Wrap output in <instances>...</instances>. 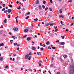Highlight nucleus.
I'll list each match as a JSON object with an SVG mask.
<instances>
[{
    "instance_id": "f257e3e1",
    "label": "nucleus",
    "mask_w": 74,
    "mask_h": 74,
    "mask_svg": "<svg viewBox=\"0 0 74 74\" xmlns=\"http://www.w3.org/2000/svg\"><path fill=\"white\" fill-rule=\"evenodd\" d=\"M18 28L17 27H15L13 28V30L14 31H17L18 30Z\"/></svg>"
},
{
    "instance_id": "f03ea898",
    "label": "nucleus",
    "mask_w": 74,
    "mask_h": 74,
    "mask_svg": "<svg viewBox=\"0 0 74 74\" xmlns=\"http://www.w3.org/2000/svg\"><path fill=\"white\" fill-rule=\"evenodd\" d=\"M27 41H30V40H32V37H28L27 38Z\"/></svg>"
},
{
    "instance_id": "7ed1b4c3",
    "label": "nucleus",
    "mask_w": 74,
    "mask_h": 74,
    "mask_svg": "<svg viewBox=\"0 0 74 74\" xmlns=\"http://www.w3.org/2000/svg\"><path fill=\"white\" fill-rule=\"evenodd\" d=\"M29 57V54H27L25 56V59H27Z\"/></svg>"
},
{
    "instance_id": "20e7f679",
    "label": "nucleus",
    "mask_w": 74,
    "mask_h": 74,
    "mask_svg": "<svg viewBox=\"0 0 74 74\" xmlns=\"http://www.w3.org/2000/svg\"><path fill=\"white\" fill-rule=\"evenodd\" d=\"M32 50H34L35 49H36V47H32Z\"/></svg>"
},
{
    "instance_id": "39448f33",
    "label": "nucleus",
    "mask_w": 74,
    "mask_h": 74,
    "mask_svg": "<svg viewBox=\"0 0 74 74\" xmlns=\"http://www.w3.org/2000/svg\"><path fill=\"white\" fill-rule=\"evenodd\" d=\"M7 19L6 18L3 21V22L4 23H7Z\"/></svg>"
},
{
    "instance_id": "423d86ee",
    "label": "nucleus",
    "mask_w": 74,
    "mask_h": 74,
    "mask_svg": "<svg viewBox=\"0 0 74 74\" xmlns=\"http://www.w3.org/2000/svg\"><path fill=\"white\" fill-rule=\"evenodd\" d=\"M11 10V9H9L8 10V13H10V12H11V10Z\"/></svg>"
},
{
    "instance_id": "0eeeda50",
    "label": "nucleus",
    "mask_w": 74,
    "mask_h": 74,
    "mask_svg": "<svg viewBox=\"0 0 74 74\" xmlns=\"http://www.w3.org/2000/svg\"><path fill=\"white\" fill-rule=\"evenodd\" d=\"M62 9H61L60 10V14H62Z\"/></svg>"
},
{
    "instance_id": "6e6552de",
    "label": "nucleus",
    "mask_w": 74,
    "mask_h": 74,
    "mask_svg": "<svg viewBox=\"0 0 74 74\" xmlns=\"http://www.w3.org/2000/svg\"><path fill=\"white\" fill-rule=\"evenodd\" d=\"M36 3L37 4H39V1L38 0H37L36 1Z\"/></svg>"
},
{
    "instance_id": "1a4fd4ad",
    "label": "nucleus",
    "mask_w": 74,
    "mask_h": 74,
    "mask_svg": "<svg viewBox=\"0 0 74 74\" xmlns=\"http://www.w3.org/2000/svg\"><path fill=\"white\" fill-rule=\"evenodd\" d=\"M60 44H61V45H64V44H65V43H64V42H60Z\"/></svg>"
},
{
    "instance_id": "9d476101",
    "label": "nucleus",
    "mask_w": 74,
    "mask_h": 74,
    "mask_svg": "<svg viewBox=\"0 0 74 74\" xmlns=\"http://www.w3.org/2000/svg\"><path fill=\"white\" fill-rule=\"evenodd\" d=\"M3 58L1 57L0 58V60L1 61H3Z\"/></svg>"
},
{
    "instance_id": "9b49d317",
    "label": "nucleus",
    "mask_w": 74,
    "mask_h": 74,
    "mask_svg": "<svg viewBox=\"0 0 74 74\" xmlns=\"http://www.w3.org/2000/svg\"><path fill=\"white\" fill-rule=\"evenodd\" d=\"M4 45V44L3 43H0V47H1V46H3Z\"/></svg>"
},
{
    "instance_id": "f8f14e48",
    "label": "nucleus",
    "mask_w": 74,
    "mask_h": 74,
    "mask_svg": "<svg viewBox=\"0 0 74 74\" xmlns=\"http://www.w3.org/2000/svg\"><path fill=\"white\" fill-rule=\"evenodd\" d=\"M24 32H25V33H26V32H28V30L26 29H25L24 31Z\"/></svg>"
},
{
    "instance_id": "ddd939ff",
    "label": "nucleus",
    "mask_w": 74,
    "mask_h": 74,
    "mask_svg": "<svg viewBox=\"0 0 74 74\" xmlns=\"http://www.w3.org/2000/svg\"><path fill=\"white\" fill-rule=\"evenodd\" d=\"M50 44L49 41H48L46 42V45H49Z\"/></svg>"
},
{
    "instance_id": "4468645a",
    "label": "nucleus",
    "mask_w": 74,
    "mask_h": 74,
    "mask_svg": "<svg viewBox=\"0 0 74 74\" xmlns=\"http://www.w3.org/2000/svg\"><path fill=\"white\" fill-rule=\"evenodd\" d=\"M59 17L63 18H64V16L63 15H60L59 16Z\"/></svg>"
},
{
    "instance_id": "2eb2a0df",
    "label": "nucleus",
    "mask_w": 74,
    "mask_h": 74,
    "mask_svg": "<svg viewBox=\"0 0 74 74\" xmlns=\"http://www.w3.org/2000/svg\"><path fill=\"white\" fill-rule=\"evenodd\" d=\"M53 25H54V23H51V24H49V25L50 26H53Z\"/></svg>"
},
{
    "instance_id": "dca6fc26",
    "label": "nucleus",
    "mask_w": 74,
    "mask_h": 74,
    "mask_svg": "<svg viewBox=\"0 0 74 74\" xmlns=\"http://www.w3.org/2000/svg\"><path fill=\"white\" fill-rule=\"evenodd\" d=\"M42 14L43 13L42 12H39V14L40 15H42Z\"/></svg>"
},
{
    "instance_id": "f3484780",
    "label": "nucleus",
    "mask_w": 74,
    "mask_h": 74,
    "mask_svg": "<svg viewBox=\"0 0 74 74\" xmlns=\"http://www.w3.org/2000/svg\"><path fill=\"white\" fill-rule=\"evenodd\" d=\"M37 55H41V52H37Z\"/></svg>"
},
{
    "instance_id": "a211bd4d",
    "label": "nucleus",
    "mask_w": 74,
    "mask_h": 74,
    "mask_svg": "<svg viewBox=\"0 0 74 74\" xmlns=\"http://www.w3.org/2000/svg\"><path fill=\"white\" fill-rule=\"evenodd\" d=\"M9 67H8V65H6V66L5 67V69H8L9 68Z\"/></svg>"
},
{
    "instance_id": "6ab92c4d",
    "label": "nucleus",
    "mask_w": 74,
    "mask_h": 74,
    "mask_svg": "<svg viewBox=\"0 0 74 74\" xmlns=\"http://www.w3.org/2000/svg\"><path fill=\"white\" fill-rule=\"evenodd\" d=\"M38 64H39L40 67H41V64L40 62H38Z\"/></svg>"
},
{
    "instance_id": "aec40b11",
    "label": "nucleus",
    "mask_w": 74,
    "mask_h": 74,
    "mask_svg": "<svg viewBox=\"0 0 74 74\" xmlns=\"http://www.w3.org/2000/svg\"><path fill=\"white\" fill-rule=\"evenodd\" d=\"M27 35L24 36L23 37V38H25L27 37Z\"/></svg>"
},
{
    "instance_id": "412c9836",
    "label": "nucleus",
    "mask_w": 74,
    "mask_h": 74,
    "mask_svg": "<svg viewBox=\"0 0 74 74\" xmlns=\"http://www.w3.org/2000/svg\"><path fill=\"white\" fill-rule=\"evenodd\" d=\"M67 57V55H64V58H66Z\"/></svg>"
},
{
    "instance_id": "4be33fe9",
    "label": "nucleus",
    "mask_w": 74,
    "mask_h": 74,
    "mask_svg": "<svg viewBox=\"0 0 74 74\" xmlns=\"http://www.w3.org/2000/svg\"><path fill=\"white\" fill-rule=\"evenodd\" d=\"M39 9H40V10H42V8H41V5H39Z\"/></svg>"
},
{
    "instance_id": "5701e85b",
    "label": "nucleus",
    "mask_w": 74,
    "mask_h": 74,
    "mask_svg": "<svg viewBox=\"0 0 74 74\" xmlns=\"http://www.w3.org/2000/svg\"><path fill=\"white\" fill-rule=\"evenodd\" d=\"M30 13L29 12H28L26 13V15H30Z\"/></svg>"
},
{
    "instance_id": "b1692460",
    "label": "nucleus",
    "mask_w": 74,
    "mask_h": 74,
    "mask_svg": "<svg viewBox=\"0 0 74 74\" xmlns=\"http://www.w3.org/2000/svg\"><path fill=\"white\" fill-rule=\"evenodd\" d=\"M8 6L10 7V8H12V6L11 5H9Z\"/></svg>"
},
{
    "instance_id": "393cba45",
    "label": "nucleus",
    "mask_w": 74,
    "mask_h": 74,
    "mask_svg": "<svg viewBox=\"0 0 74 74\" xmlns=\"http://www.w3.org/2000/svg\"><path fill=\"white\" fill-rule=\"evenodd\" d=\"M31 58H32V56H30L28 58V60H30V59Z\"/></svg>"
},
{
    "instance_id": "a878e982",
    "label": "nucleus",
    "mask_w": 74,
    "mask_h": 74,
    "mask_svg": "<svg viewBox=\"0 0 74 74\" xmlns=\"http://www.w3.org/2000/svg\"><path fill=\"white\" fill-rule=\"evenodd\" d=\"M25 10H26V9L24 8H23L21 9V11H25Z\"/></svg>"
},
{
    "instance_id": "bb28decb",
    "label": "nucleus",
    "mask_w": 74,
    "mask_h": 74,
    "mask_svg": "<svg viewBox=\"0 0 74 74\" xmlns=\"http://www.w3.org/2000/svg\"><path fill=\"white\" fill-rule=\"evenodd\" d=\"M43 4H45V3H46V2L45 1H43Z\"/></svg>"
},
{
    "instance_id": "cd10ccee",
    "label": "nucleus",
    "mask_w": 74,
    "mask_h": 74,
    "mask_svg": "<svg viewBox=\"0 0 74 74\" xmlns=\"http://www.w3.org/2000/svg\"><path fill=\"white\" fill-rule=\"evenodd\" d=\"M48 48L49 49H51V47H50V46H49V47H48Z\"/></svg>"
},
{
    "instance_id": "c85d7f7f",
    "label": "nucleus",
    "mask_w": 74,
    "mask_h": 74,
    "mask_svg": "<svg viewBox=\"0 0 74 74\" xmlns=\"http://www.w3.org/2000/svg\"><path fill=\"white\" fill-rule=\"evenodd\" d=\"M37 20H38V19H37V18H36V19H34V20L35 21H37Z\"/></svg>"
},
{
    "instance_id": "c756f323",
    "label": "nucleus",
    "mask_w": 74,
    "mask_h": 74,
    "mask_svg": "<svg viewBox=\"0 0 74 74\" xmlns=\"http://www.w3.org/2000/svg\"><path fill=\"white\" fill-rule=\"evenodd\" d=\"M42 7L43 9H44V8H45V6L44 5H42Z\"/></svg>"
},
{
    "instance_id": "7c9ffc66",
    "label": "nucleus",
    "mask_w": 74,
    "mask_h": 74,
    "mask_svg": "<svg viewBox=\"0 0 74 74\" xmlns=\"http://www.w3.org/2000/svg\"><path fill=\"white\" fill-rule=\"evenodd\" d=\"M68 2L70 3H72V0H70L68 1Z\"/></svg>"
},
{
    "instance_id": "2f4dec72",
    "label": "nucleus",
    "mask_w": 74,
    "mask_h": 74,
    "mask_svg": "<svg viewBox=\"0 0 74 74\" xmlns=\"http://www.w3.org/2000/svg\"><path fill=\"white\" fill-rule=\"evenodd\" d=\"M29 32L30 33H33V31L32 30H29Z\"/></svg>"
},
{
    "instance_id": "473e14b6",
    "label": "nucleus",
    "mask_w": 74,
    "mask_h": 74,
    "mask_svg": "<svg viewBox=\"0 0 74 74\" xmlns=\"http://www.w3.org/2000/svg\"><path fill=\"white\" fill-rule=\"evenodd\" d=\"M8 18H9V19H10V15H8Z\"/></svg>"
},
{
    "instance_id": "72a5a7b5",
    "label": "nucleus",
    "mask_w": 74,
    "mask_h": 74,
    "mask_svg": "<svg viewBox=\"0 0 74 74\" xmlns=\"http://www.w3.org/2000/svg\"><path fill=\"white\" fill-rule=\"evenodd\" d=\"M46 26H49V24H46L45 25Z\"/></svg>"
},
{
    "instance_id": "f704fd0d",
    "label": "nucleus",
    "mask_w": 74,
    "mask_h": 74,
    "mask_svg": "<svg viewBox=\"0 0 74 74\" xmlns=\"http://www.w3.org/2000/svg\"><path fill=\"white\" fill-rule=\"evenodd\" d=\"M48 8H45V11H47L48 10Z\"/></svg>"
},
{
    "instance_id": "c9c22d12",
    "label": "nucleus",
    "mask_w": 74,
    "mask_h": 74,
    "mask_svg": "<svg viewBox=\"0 0 74 74\" xmlns=\"http://www.w3.org/2000/svg\"><path fill=\"white\" fill-rule=\"evenodd\" d=\"M52 48L53 49H56V47H52Z\"/></svg>"
},
{
    "instance_id": "e433bc0d",
    "label": "nucleus",
    "mask_w": 74,
    "mask_h": 74,
    "mask_svg": "<svg viewBox=\"0 0 74 74\" xmlns=\"http://www.w3.org/2000/svg\"><path fill=\"white\" fill-rule=\"evenodd\" d=\"M29 16H27V17L25 18L26 19H28L29 18Z\"/></svg>"
},
{
    "instance_id": "4c0bfd02",
    "label": "nucleus",
    "mask_w": 74,
    "mask_h": 74,
    "mask_svg": "<svg viewBox=\"0 0 74 74\" xmlns=\"http://www.w3.org/2000/svg\"><path fill=\"white\" fill-rule=\"evenodd\" d=\"M53 64H52L50 65V67H53Z\"/></svg>"
},
{
    "instance_id": "58836bf2",
    "label": "nucleus",
    "mask_w": 74,
    "mask_h": 74,
    "mask_svg": "<svg viewBox=\"0 0 74 74\" xmlns=\"http://www.w3.org/2000/svg\"><path fill=\"white\" fill-rule=\"evenodd\" d=\"M69 74H73V73H71V71H70Z\"/></svg>"
},
{
    "instance_id": "ea45409f",
    "label": "nucleus",
    "mask_w": 74,
    "mask_h": 74,
    "mask_svg": "<svg viewBox=\"0 0 74 74\" xmlns=\"http://www.w3.org/2000/svg\"><path fill=\"white\" fill-rule=\"evenodd\" d=\"M73 25H74V23H71V26H73Z\"/></svg>"
},
{
    "instance_id": "a19ab883",
    "label": "nucleus",
    "mask_w": 74,
    "mask_h": 74,
    "mask_svg": "<svg viewBox=\"0 0 74 74\" xmlns=\"http://www.w3.org/2000/svg\"><path fill=\"white\" fill-rule=\"evenodd\" d=\"M58 30V29H56L55 30V31L56 32Z\"/></svg>"
},
{
    "instance_id": "79ce46f5",
    "label": "nucleus",
    "mask_w": 74,
    "mask_h": 74,
    "mask_svg": "<svg viewBox=\"0 0 74 74\" xmlns=\"http://www.w3.org/2000/svg\"><path fill=\"white\" fill-rule=\"evenodd\" d=\"M7 10H5L4 11V13H7Z\"/></svg>"
},
{
    "instance_id": "37998d69",
    "label": "nucleus",
    "mask_w": 74,
    "mask_h": 74,
    "mask_svg": "<svg viewBox=\"0 0 74 74\" xmlns=\"http://www.w3.org/2000/svg\"><path fill=\"white\" fill-rule=\"evenodd\" d=\"M49 10L50 11H52V8H49Z\"/></svg>"
},
{
    "instance_id": "c03bdc74",
    "label": "nucleus",
    "mask_w": 74,
    "mask_h": 74,
    "mask_svg": "<svg viewBox=\"0 0 74 74\" xmlns=\"http://www.w3.org/2000/svg\"><path fill=\"white\" fill-rule=\"evenodd\" d=\"M2 11H5V8H3V9H2Z\"/></svg>"
},
{
    "instance_id": "a18cd8bd",
    "label": "nucleus",
    "mask_w": 74,
    "mask_h": 74,
    "mask_svg": "<svg viewBox=\"0 0 74 74\" xmlns=\"http://www.w3.org/2000/svg\"><path fill=\"white\" fill-rule=\"evenodd\" d=\"M50 1L51 3H52V0H50Z\"/></svg>"
},
{
    "instance_id": "49530a36",
    "label": "nucleus",
    "mask_w": 74,
    "mask_h": 74,
    "mask_svg": "<svg viewBox=\"0 0 74 74\" xmlns=\"http://www.w3.org/2000/svg\"><path fill=\"white\" fill-rule=\"evenodd\" d=\"M40 49L41 50H42V51H43V50H44V49H43V48H40Z\"/></svg>"
},
{
    "instance_id": "de8ad7c7",
    "label": "nucleus",
    "mask_w": 74,
    "mask_h": 74,
    "mask_svg": "<svg viewBox=\"0 0 74 74\" xmlns=\"http://www.w3.org/2000/svg\"><path fill=\"white\" fill-rule=\"evenodd\" d=\"M59 42V40H57L56 41V42H57V43H58V42Z\"/></svg>"
},
{
    "instance_id": "09e8293b",
    "label": "nucleus",
    "mask_w": 74,
    "mask_h": 74,
    "mask_svg": "<svg viewBox=\"0 0 74 74\" xmlns=\"http://www.w3.org/2000/svg\"><path fill=\"white\" fill-rule=\"evenodd\" d=\"M9 34H10V35H12V34L10 32H9Z\"/></svg>"
},
{
    "instance_id": "8fccbe9b",
    "label": "nucleus",
    "mask_w": 74,
    "mask_h": 74,
    "mask_svg": "<svg viewBox=\"0 0 74 74\" xmlns=\"http://www.w3.org/2000/svg\"><path fill=\"white\" fill-rule=\"evenodd\" d=\"M48 73H49V74H51V72H50V71H48Z\"/></svg>"
},
{
    "instance_id": "3c124183",
    "label": "nucleus",
    "mask_w": 74,
    "mask_h": 74,
    "mask_svg": "<svg viewBox=\"0 0 74 74\" xmlns=\"http://www.w3.org/2000/svg\"><path fill=\"white\" fill-rule=\"evenodd\" d=\"M28 70H29L30 71H31V72H32V70H31V69H30V70L28 69Z\"/></svg>"
},
{
    "instance_id": "603ef678",
    "label": "nucleus",
    "mask_w": 74,
    "mask_h": 74,
    "mask_svg": "<svg viewBox=\"0 0 74 74\" xmlns=\"http://www.w3.org/2000/svg\"><path fill=\"white\" fill-rule=\"evenodd\" d=\"M3 7L4 8V7H5V4H3Z\"/></svg>"
},
{
    "instance_id": "864d4df0",
    "label": "nucleus",
    "mask_w": 74,
    "mask_h": 74,
    "mask_svg": "<svg viewBox=\"0 0 74 74\" xmlns=\"http://www.w3.org/2000/svg\"><path fill=\"white\" fill-rule=\"evenodd\" d=\"M23 68H21V71H22V70H23Z\"/></svg>"
},
{
    "instance_id": "5fc2aeb1",
    "label": "nucleus",
    "mask_w": 74,
    "mask_h": 74,
    "mask_svg": "<svg viewBox=\"0 0 74 74\" xmlns=\"http://www.w3.org/2000/svg\"><path fill=\"white\" fill-rule=\"evenodd\" d=\"M10 60H12V58H10Z\"/></svg>"
},
{
    "instance_id": "6e6d98bb",
    "label": "nucleus",
    "mask_w": 74,
    "mask_h": 74,
    "mask_svg": "<svg viewBox=\"0 0 74 74\" xmlns=\"http://www.w3.org/2000/svg\"><path fill=\"white\" fill-rule=\"evenodd\" d=\"M57 74H60V72H58L57 73Z\"/></svg>"
},
{
    "instance_id": "4d7b16f0",
    "label": "nucleus",
    "mask_w": 74,
    "mask_h": 74,
    "mask_svg": "<svg viewBox=\"0 0 74 74\" xmlns=\"http://www.w3.org/2000/svg\"><path fill=\"white\" fill-rule=\"evenodd\" d=\"M16 56V54H13V56L14 57V56Z\"/></svg>"
},
{
    "instance_id": "13d9d810",
    "label": "nucleus",
    "mask_w": 74,
    "mask_h": 74,
    "mask_svg": "<svg viewBox=\"0 0 74 74\" xmlns=\"http://www.w3.org/2000/svg\"><path fill=\"white\" fill-rule=\"evenodd\" d=\"M19 48L18 47V48L17 49V50H18V51H19Z\"/></svg>"
},
{
    "instance_id": "bf43d9fd",
    "label": "nucleus",
    "mask_w": 74,
    "mask_h": 74,
    "mask_svg": "<svg viewBox=\"0 0 74 74\" xmlns=\"http://www.w3.org/2000/svg\"><path fill=\"white\" fill-rule=\"evenodd\" d=\"M62 48H63V49H64V46H63L62 47Z\"/></svg>"
},
{
    "instance_id": "052dcab7",
    "label": "nucleus",
    "mask_w": 74,
    "mask_h": 74,
    "mask_svg": "<svg viewBox=\"0 0 74 74\" xmlns=\"http://www.w3.org/2000/svg\"><path fill=\"white\" fill-rule=\"evenodd\" d=\"M16 3V4H19V1H17Z\"/></svg>"
},
{
    "instance_id": "680f3d73",
    "label": "nucleus",
    "mask_w": 74,
    "mask_h": 74,
    "mask_svg": "<svg viewBox=\"0 0 74 74\" xmlns=\"http://www.w3.org/2000/svg\"><path fill=\"white\" fill-rule=\"evenodd\" d=\"M0 28H3V25H1V26L0 27Z\"/></svg>"
},
{
    "instance_id": "e2e57ef3",
    "label": "nucleus",
    "mask_w": 74,
    "mask_h": 74,
    "mask_svg": "<svg viewBox=\"0 0 74 74\" xmlns=\"http://www.w3.org/2000/svg\"><path fill=\"white\" fill-rule=\"evenodd\" d=\"M29 55H32V53H29Z\"/></svg>"
},
{
    "instance_id": "0e129e2a",
    "label": "nucleus",
    "mask_w": 74,
    "mask_h": 74,
    "mask_svg": "<svg viewBox=\"0 0 74 74\" xmlns=\"http://www.w3.org/2000/svg\"><path fill=\"white\" fill-rule=\"evenodd\" d=\"M8 7H5V8L6 9H8Z\"/></svg>"
},
{
    "instance_id": "69168bd1",
    "label": "nucleus",
    "mask_w": 74,
    "mask_h": 74,
    "mask_svg": "<svg viewBox=\"0 0 74 74\" xmlns=\"http://www.w3.org/2000/svg\"><path fill=\"white\" fill-rule=\"evenodd\" d=\"M21 8H17V9H18V10L19 9H21Z\"/></svg>"
},
{
    "instance_id": "338daca9",
    "label": "nucleus",
    "mask_w": 74,
    "mask_h": 74,
    "mask_svg": "<svg viewBox=\"0 0 74 74\" xmlns=\"http://www.w3.org/2000/svg\"><path fill=\"white\" fill-rule=\"evenodd\" d=\"M66 32H68V29H66Z\"/></svg>"
},
{
    "instance_id": "774afa93",
    "label": "nucleus",
    "mask_w": 74,
    "mask_h": 74,
    "mask_svg": "<svg viewBox=\"0 0 74 74\" xmlns=\"http://www.w3.org/2000/svg\"><path fill=\"white\" fill-rule=\"evenodd\" d=\"M11 37L12 38H14V37H15V36H12Z\"/></svg>"
}]
</instances>
